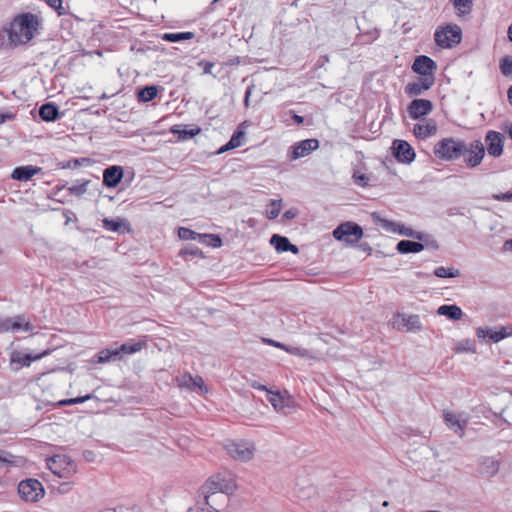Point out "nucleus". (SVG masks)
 <instances>
[{"mask_svg": "<svg viewBox=\"0 0 512 512\" xmlns=\"http://www.w3.org/2000/svg\"><path fill=\"white\" fill-rule=\"evenodd\" d=\"M236 488V482L232 477L216 474L207 479L205 484L201 487V494L204 497L205 505L213 507V496L217 494H232Z\"/></svg>", "mask_w": 512, "mask_h": 512, "instance_id": "nucleus-2", "label": "nucleus"}, {"mask_svg": "<svg viewBox=\"0 0 512 512\" xmlns=\"http://www.w3.org/2000/svg\"><path fill=\"white\" fill-rule=\"evenodd\" d=\"M182 256L191 255L194 257L202 256V251L196 246H190L182 249L179 253Z\"/></svg>", "mask_w": 512, "mask_h": 512, "instance_id": "nucleus-51", "label": "nucleus"}, {"mask_svg": "<svg viewBox=\"0 0 512 512\" xmlns=\"http://www.w3.org/2000/svg\"><path fill=\"white\" fill-rule=\"evenodd\" d=\"M33 329L32 324L25 320L23 315H16L11 317L10 331L18 332L20 330L31 331Z\"/></svg>", "mask_w": 512, "mask_h": 512, "instance_id": "nucleus-32", "label": "nucleus"}, {"mask_svg": "<svg viewBox=\"0 0 512 512\" xmlns=\"http://www.w3.org/2000/svg\"><path fill=\"white\" fill-rule=\"evenodd\" d=\"M289 113L292 115V119L295 121V123L302 124L304 122V118L296 114L294 111L291 110Z\"/></svg>", "mask_w": 512, "mask_h": 512, "instance_id": "nucleus-64", "label": "nucleus"}, {"mask_svg": "<svg viewBox=\"0 0 512 512\" xmlns=\"http://www.w3.org/2000/svg\"><path fill=\"white\" fill-rule=\"evenodd\" d=\"M477 337L479 339H485L490 336V328H482L479 327L476 331Z\"/></svg>", "mask_w": 512, "mask_h": 512, "instance_id": "nucleus-57", "label": "nucleus"}, {"mask_svg": "<svg viewBox=\"0 0 512 512\" xmlns=\"http://www.w3.org/2000/svg\"><path fill=\"white\" fill-rule=\"evenodd\" d=\"M244 136H245V133L240 128H238L236 131H234V133L232 134L230 140L225 145H223L218 150L217 153L218 154H222V153H224L226 151H229V150L235 149L237 147H240L242 145Z\"/></svg>", "mask_w": 512, "mask_h": 512, "instance_id": "nucleus-30", "label": "nucleus"}, {"mask_svg": "<svg viewBox=\"0 0 512 512\" xmlns=\"http://www.w3.org/2000/svg\"><path fill=\"white\" fill-rule=\"evenodd\" d=\"M434 275L439 278H454L460 276V271L452 267L439 266L435 268Z\"/></svg>", "mask_w": 512, "mask_h": 512, "instance_id": "nucleus-35", "label": "nucleus"}, {"mask_svg": "<svg viewBox=\"0 0 512 512\" xmlns=\"http://www.w3.org/2000/svg\"><path fill=\"white\" fill-rule=\"evenodd\" d=\"M91 398H92V395H90V394H87L85 396H79V397L73 398L74 405L75 404L84 403V402L88 401Z\"/></svg>", "mask_w": 512, "mask_h": 512, "instance_id": "nucleus-61", "label": "nucleus"}, {"mask_svg": "<svg viewBox=\"0 0 512 512\" xmlns=\"http://www.w3.org/2000/svg\"><path fill=\"white\" fill-rule=\"evenodd\" d=\"M18 493L25 501L37 502L44 496V488L37 479L22 480L18 485Z\"/></svg>", "mask_w": 512, "mask_h": 512, "instance_id": "nucleus-6", "label": "nucleus"}, {"mask_svg": "<svg viewBox=\"0 0 512 512\" xmlns=\"http://www.w3.org/2000/svg\"><path fill=\"white\" fill-rule=\"evenodd\" d=\"M254 89V85H250L247 87L246 89V92H245V97H244V105L246 107L249 106V99H250V96H251V93H252V90Z\"/></svg>", "mask_w": 512, "mask_h": 512, "instance_id": "nucleus-60", "label": "nucleus"}, {"mask_svg": "<svg viewBox=\"0 0 512 512\" xmlns=\"http://www.w3.org/2000/svg\"><path fill=\"white\" fill-rule=\"evenodd\" d=\"M464 162L467 167L474 168L481 164L485 156V146L480 140H473L465 143Z\"/></svg>", "mask_w": 512, "mask_h": 512, "instance_id": "nucleus-7", "label": "nucleus"}, {"mask_svg": "<svg viewBox=\"0 0 512 512\" xmlns=\"http://www.w3.org/2000/svg\"><path fill=\"white\" fill-rule=\"evenodd\" d=\"M457 352H475V342L473 340L465 339L458 342L456 347Z\"/></svg>", "mask_w": 512, "mask_h": 512, "instance_id": "nucleus-43", "label": "nucleus"}, {"mask_svg": "<svg viewBox=\"0 0 512 512\" xmlns=\"http://www.w3.org/2000/svg\"><path fill=\"white\" fill-rule=\"evenodd\" d=\"M225 448L233 459L239 461H248L254 454V448L247 442H231Z\"/></svg>", "mask_w": 512, "mask_h": 512, "instance_id": "nucleus-10", "label": "nucleus"}, {"mask_svg": "<svg viewBox=\"0 0 512 512\" xmlns=\"http://www.w3.org/2000/svg\"><path fill=\"white\" fill-rule=\"evenodd\" d=\"M195 389H199L202 392H204V391L206 392L207 391V388L204 385L203 378L201 376H199V375L193 376V382H192V389L191 390H195Z\"/></svg>", "mask_w": 512, "mask_h": 512, "instance_id": "nucleus-52", "label": "nucleus"}, {"mask_svg": "<svg viewBox=\"0 0 512 512\" xmlns=\"http://www.w3.org/2000/svg\"><path fill=\"white\" fill-rule=\"evenodd\" d=\"M333 237L346 245L353 246L363 237V229L355 222L347 221L341 223L333 230Z\"/></svg>", "mask_w": 512, "mask_h": 512, "instance_id": "nucleus-5", "label": "nucleus"}, {"mask_svg": "<svg viewBox=\"0 0 512 512\" xmlns=\"http://www.w3.org/2000/svg\"><path fill=\"white\" fill-rule=\"evenodd\" d=\"M71 405H74L73 398L63 399V400L53 403V407H55V408L63 407V406H71Z\"/></svg>", "mask_w": 512, "mask_h": 512, "instance_id": "nucleus-58", "label": "nucleus"}, {"mask_svg": "<svg viewBox=\"0 0 512 512\" xmlns=\"http://www.w3.org/2000/svg\"><path fill=\"white\" fill-rule=\"evenodd\" d=\"M459 15H466L472 10V0H451Z\"/></svg>", "mask_w": 512, "mask_h": 512, "instance_id": "nucleus-37", "label": "nucleus"}, {"mask_svg": "<svg viewBox=\"0 0 512 512\" xmlns=\"http://www.w3.org/2000/svg\"><path fill=\"white\" fill-rule=\"evenodd\" d=\"M412 70L416 74H419L425 78H427L428 76L435 77L437 64L432 58L426 55H420L415 58L412 64Z\"/></svg>", "mask_w": 512, "mask_h": 512, "instance_id": "nucleus-11", "label": "nucleus"}, {"mask_svg": "<svg viewBox=\"0 0 512 512\" xmlns=\"http://www.w3.org/2000/svg\"><path fill=\"white\" fill-rule=\"evenodd\" d=\"M45 3L56 10L58 12V15H64L66 13L65 9L62 6L63 1L62 0H45Z\"/></svg>", "mask_w": 512, "mask_h": 512, "instance_id": "nucleus-48", "label": "nucleus"}, {"mask_svg": "<svg viewBox=\"0 0 512 512\" xmlns=\"http://www.w3.org/2000/svg\"><path fill=\"white\" fill-rule=\"evenodd\" d=\"M41 171V167L33 165L19 166L12 171L11 178L17 181H28Z\"/></svg>", "mask_w": 512, "mask_h": 512, "instance_id": "nucleus-21", "label": "nucleus"}, {"mask_svg": "<svg viewBox=\"0 0 512 512\" xmlns=\"http://www.w3.org/2000/svg\"><path fill=\"white\" fill-rule=\"evenodd\" d=\"M13 115L10 113H0V125L5 123L8 120L13 119Z\"/></svg>", "mask_w": 512, "mask_h": 512, "instance_id": "nucleus-63", "label": "nucleus"}, {"mask_svg": "<svg viewBox=\"0 0 512 512\" xmlns=\"http://www.w3.org/2000/svg\"><path fill=\"white\" fill-rule=\"evenodd\" d=\"M178 235L183 240H196L202 239V235L192 231L189 228L181 227L179 228Z\"/></svg>", "mask_w": 512, "mask_h": 512, "instance_id": "nucleus-42", "label": "nucleus"}, {"mask_svg": "<svg viewBox=\"0 0 512 512\" xmlns=\"http://www.w3.org/2000/svg\"><path fill=\"white\" fill-rule=\"evenodd\" d=\"M382 227L385 228L388 231L399 233L400 235L411 237L418 239L420 241L424 240L426 235L420 232H415L412 228L406 227L405 225L394 223L388 220L382 221Z\"/></svg>", "mask_w": 512, "mask_h": 512, "instance_id": "nucleus-17", "label": "nucleus"}, {"mask_svg": "<svg viewBox=\"0 0 512 512\" xmlns=\"http://www.w3.org/2000/svg\"><path fill=\"white\" fill-rule=\"evenodd\" d=\"M444 419L445 423L450 429H452L455 433H460V436L463 435V430L468 424L467 418L463 417L461 414L445 412Z\"/></svg>", "mask_w": 512, "mask_h": 512, "instance_id": "nucleus-19", "label": "nucleus"}, {"mask_svg": "<svg viewBox=\"0 0 512 512\" xmlns=\"http://www.w3.org/2000/svg\"><path fill=\"white\" fill-rule=\"evenodd\" d=\"M198 65L203 68L204 74H212V68L215 64L209 61H200Z\"/></svg>", "mask_w": 512, "mask_h": 512, "instance_id": "nucleus-55", "label": "nucleus"}, {"mask_svg": "<svg viewBox=\"0 0 512 512\" xmlns=\"http://www.w3.org/2000/svg\"><path fill=\"white\" fill-rule=\"evenodd\" d=\"M267 400L278 413H286L285 409L291 407V400L280 392L268 391Z\"/></svg>", "mask_w": 512, "mask_h": 512, "instance_id": "nucleus-22", "label": "nucleus"}, {"mask_svg": "<svg viewBox=\"0 0 512 512\" xmlns=\"http://www.w3.org/2000/svg\"><path fill=\"white\" fill-rule=\"evenodd\" d=\"M392 153L398 162L410 164L415 159V151L405 140H394L392 144Z\"/></svg>", "mask_w": 512, "mask_h": 512, "instance_id": "nucleus-9", "label": "nucleus"}, {"mask_svg": "<svg viewBox=\"0 0 512 512\" xmlns=\"http://www.w3.org/2000/svg\"><path fill=\"white\" fill-rule=\"evenodd\" d=\"M171 132L173 134H178L179 139L187 140L189 138L194 137L196 134H198L199 128H197L196 130H194V129L186 130V129H178L177 126H175L171 129Z\"/></svg>", "mask_w": 512, "mask_h": 512, "instance_id": "nucleus-39", "label": "nucleus"}, {"mask_svg": "<svg viewBox=\"0 0 512 512\" xmlns=\"http://www.w3.org/2000/svg\"><path fill=\"white\" fill-rule=\"evenodd\" d=\"M485 143L489 156L500 157L503 153L504 137L500 132L490 130L486 133Z\"/></svg>", "mask_w": 512, "mask_h": 512, "instance_id": "nucleus-12", "label": "nucleus"}, {"mask_svg": "<svg viewBox=\"0 0 512 512\" xmlns=\"http://www.w3.org/2000/svg\"><path fill=\"white\" fill-rule=\"evenodd\" d=\"M11 317H0V333L10 331Z\"/></svg>", "mask_w": 512, "mask_h": 512, "instance_id": "nucleus-53", "label": "nucleus"}, {"mask_svg": "<svg viewBox=\"0 0 512 512\" xmlns=\"http://www.w3.org/2000/svg\"><path fill=\"white\" fill-rule=\"evenodd\" d=\"M396 249L401 254L419 253L424 249V245L416 241L401 240L397 243Z\"/></svg>", "mask_w": 512, "mask_h": 512, "instance_id": "nucleus-28", "label": "nucleus"}, {"mask_svg": "<svg viewBox=\"0 0 512 512\" xmlns=\"http://www.w3.org/2000/svg\"><path fill=\"white\" fill-rule=\"evenodd\" d=\"M437 132V124L430 119L425 124H415L413 128L414 135L419 139H426Z\"/></svg>", "mask_w": 512, "mask_h": 512, "instance_id": "nucleus-25", "label": "nucleus"}, {"mask_svg": "<svg viewBox=\"0 0 512 512\" xmlns=\"http://www.w3.org/2000/svg\"><path fill=\"white\" fill-rule=\"evenodd\" d=\"M40 26L37 15L32 13H23L17 16L11 23L8 30V37L14 45L26 44L31 41L35 32Z\"/></svg>", "mask_w": 512, "mask_h": 512, "instance_id": "nucleus-1", "label": "nucleus"}, {"mask_svg": "<svg viewBox=\"0 0 512 512\" xmlns=\"http://www.w3.org/2000/svg\"><path fill=\"white\" fill-rule=\"evenodd\" d=\"M435 83V77H420L416 81L408 83L405 86V93L410 96H419L424 91L429 90Z\"/></svg>", "mask_w": 512, "mask_h": 512, "instance_id": "nucleus-15", "label": "nucleus"}, {"mask_svg": "<svg viewBox=\"0 0 512 512\" xmlns=\"http://www.w3.org/2000/svg\"><path fill=\"white\" fill-rule=\"evenodd\" d=\"M433 110V104L427 99H414L407 107V112L412 119H421L430 114Z\"/></svg>", "mask_w": 512, "mask_h": 512, "instance_id": "nucleus-13", "label": "nucleus"}, {"mask_svg": "<svg viewBox=\"0 0 512 512\" xmlns=\"http://www.w3.org/2000/svg\"><path fill=\"white\" fill-rule=\"evenodd\" d=\"M319 141L317 139H305L295 143L290 147L287 157L290 161L310 155L313 151L318 149Z\"/></svg>", "mask_w": 512, "mask_h": 512, "instance_id": "nucleus-8", "label": "nucleus"}, {"mask_svg": "<svg viewBox=\"0 0 512 512\" xmlns=\"http://www.w3.org/2000/svg\"><path fill=\"white\" fill-rule=\"evenodd\" d=\"M479 473L486 478L494 477L499 469L501 462L496 457L483 456L479 459Z\"/></svg>", "mask_w": 512, "mask_h": 512, "instance_id": "nucleus-16", "label": "nucleus"}, {"mask_svg": "<svg viewBox=\"0 0 512 512\" xmlns=\"http://www.w3.org/2000/svg\"><path fill=\"white\" fill-rule=\"evenodd\" d=\"M287 353L295 356H306L308 354V351L301 347H295V346H287L283 349Z\"/></svg>", "mask_w": 512, "mask_h": 512, "instance_id": "nucleus-50", "label": "nucleus"}, {"mask_svg": "<svg viewBox=\"0 0 512 512\" xmlns=\"http://www.w3.org/2000/svg\"><path fill=\"white\" fill-rule=\"evenodd\" d=\"M510 335H512V330L508 331L507 327H501L498 330L490 329L489 339L492 342L497 343Z\"/></svg>", "mask_w": 512, "mask_h": 512, "instance_id": "nucleus-38", "label": "nucleus"}, {"mask_svg": "<svg viewBox=\"0 0 512 512\" xmlns=\"http://www.w3.org/2000/svg\"><path fill=\"white\" fill-rule=\"evenodd\" d=\"M158 90L156 86H145L138 92V99L141 102L152 101L157 96Z\"/></svg>", "mask_w": 512, "mask_h": 512, "instance_id": "nucleus-34", "label": "nucleus"}, {"mask_svg": "<svg viewBox=\"0 0 512 512\" xmlns=\"http://www.w3.org/2000/svg\"><path fill=\"white\" fill-rule=\"evenodd\" d=\"M200 241L214 248L220 247L222 245L221 238L214 234H204L202 235V239H200Z\"/></svg>", "mask_w": 512, "mask_h": 512, "instance_id": "nucleus-41", "label": "nucleus"}, {"mask_svg": "<svg viewBox=\"0 0 512 512\" xmlns=\"http://www.w3.org/2000/svg\"><path fill=\"white\" fill-rule=\"evenodd\" d=\"M502 420L512 427V402L501 411Z\"/></svg>", "mask_w": 512, "mask_h": 512, "instance_id": "nucleus-49", "label": "nucleus"}, {"mask_svg": "<svg viewBox=\"0 0 512 512\" xmlns=\"http://www.w3.org/2000/svg\"><path fill=\"white\" fill-rule=\"evenodd\" d=\"M195 37L193 32H177V33H164L161 38L167 42H180L184 40H190Z\"/></svg>", "mask_w": 512, "mask_h": 512, "instance_id": "nucleus-33", "label": "nucleus"}, {"mask_svg": "<svg viewBox=\"0 0 512 512\" xmlns=\"http://www.w3.org/2000/svg\"><path fill=\"white\" fill-rule=\"evenodd\" d=\"M250 386H251L252 388H254V389H257V390L266 391L267 393H268V391H269V390L267 389V387H266V386H264V385L260 384V383H259V382H257V381H253V382H251Z\"/></svg>", "mask_w": 512, "mask_h": 512, "instance_id": "nucleus-62", "label": "nucleus"}, {"mask_svg": "<svg viewBox=\"0 0 512 512\" xmlns=\"http://www.w3.org/2000/svg\"><path fill=\"white\" fill-rule=\"evenodd\" d=\"M145 345H146L145 342L138 341V342H126L117 347L120 352V357H121V359H123L124 355H132L137 352H140L145 347Z\"/></svg>", "mask_w": 512, "mask_h": 512, "instance_id": "nucleus-31", "label": "nucleus"}, {"mask_svg": "<svg viewBox=\"0 0 512 512\" xmlns=\"http://www.w3.org/2000/svg\"><path fill=\"white\" fill-rule=\"evenodd\" d=\"M500 70L504 76H509L512 74V57L505 56L501 59Z\"/></svg>", "mask_w": 512, "mask_h": 512, "instance_id": "nucleus-46", "label": "nucleus"}, {"mask_svg": "<svg viewBox=\"0 0 512 512\" xmlns=\"http://www.w3.org/2000/svg\"><path fill=\"white\" fill-rule=\"evenodd\" d=\"M271 209L267 212L268 219L272 220L278 217L281 211V200L272 199L270 201Z\"/></svg>", "mask_w": 512, "mask_h": 512, "instance_id": "nucleus-44", "label": "nucleus"}, {"mask_svg": "<svg viewBox=\"0 0 512 512\" xmlns=\"http://www.w3.org/2000/svg\"><path fill=\"white\" fill-rule=\"evenodd\" d=\"M102 226L108 230L117 233H129L131 231L130 224L125 218H104L102 220Z\"/></svg>", "mask_w": 512, "mask_h": 512, "instance_id": "nucleus-20", "label": "nucleus"}, {"mask_svg": "<svg viewBox=\"0 0 512 512\" xmlns=\"http://www.w3.org/2000/svg\"><path fill=\"white\" fill-rule=\"evenodd\" d=\"M492 198L497 201H512V192L493 194Z\"/></svg>", "mask_w": 512, "mask_h": 512, "instance_id": "nucleus-54", "label": "nucleus"}, {"mask_svg": "<svg viewBox=\"0 0 512 512\" xmlns=\"http://www.w3.org/2000/svg\"><path fill=\"white\" fill-rule=\"evenodd\" d=\"M122 360L120 357V352L118 350V347H108L105 349H102L97 355H96V363H108V362H116Z\"/></svg>", "mask_w": 512, "mask_h": 512, "instance_id": "nucleus-27", "label": "nucleus"}, {"mask_svg": "<svg viewBox=\"0 0 512 512\" xmlns=\"http://www.w3.org/2000/svg\"><path fill=\"white\" fill-rule=\"evenodd\" d=\"M89 183L90 180H81L78 181V184L67 187V190L71 195L81 197L83 194L87 192Z\"/></svg>", "mask_w": 512, "mask_h": 512, "instance_id": "nucleus-36", "label": "nucleus"}, {"mask_svg": "<svg viewBox=\"0 0 512 512\" xmlns=\"http://www.w3.org/2000/svg\"><path fill=\"white\" fill-rule=\"evenodd\" d=\"M47 354L48 351H44L36 355H32L30 353H22L19 351H13L10 355V366L13 370L17 371L24 366H30V364L33 361H36Z\"/></svg>", "mask_w": 512, "mask_h": 512, "instance_id": "nucleus-14", "label": "nucleus"}, {"mask_svg": "<svg viewBox=\"0 0 512 512\" xmlns=\"http://www.w3.org/2000/svg\"><path fill=\"white\" fill-rule=\"evenodd\" d=\"M263 342L264 343H267L269 345H272L274 347H277V348H280V349H284L286 348V345L281 343V342H278V341H275V340H272V339H268V338H263Z\"/></svg>", "mask_w": 512, "mask_h": 512, "instance_id": "nucleus-59", "label": "nucleus"}, {"mask_svg": "<svg viewBox=\"0 0 512 512\" xmlns=\"http://www.w3.org/2000/svg\"><path fill=\"white\" fill-rule=\"evenodd\" d=\"M352 178L355 184L360 187H367L369 185L370 177L367 174L362 173L360 170H355Z\"/></svg>", "mask_w": 512, "mask_h": 512, "instance_id": "nucleus-40", "label": "nucleus"}, {"mask_svg": "<svg viewBox=\"0 0 512 512\" xmlns=\"http://www.w3.org/2000/svg\"><path fill=\"white\" fill-rule=\"evenodd\" d=\"M434 40L441 48H452L461 42L462 30L457 24H447L436 29Z\"/></svg>", "mask_w": 512, "mask_h": 512, "instance_id": "nucleus-4", "label": "nucleus"}, {"mask_svg": "<svg viewBox=\"0 0 512 512\" xmlns=\"http://www.w3.org/2000/svg\"><path fill=\"white\" fill-rule=\"evenodd\" d=\"M39 116L46 122H53L60 118V112L56 104L48 102L40 107Z\"/></svg>", "mask_w": 512, "mask_h": 512, "instance_id": "nucleus-26", "label": "nucleus"}, {"mask_svg": "<svg viewBox=\"0 0 512 512\" xmlns=\"http://www.w3.org/2000/svg\"><path fill=\"white\" fill-rule=\"evenodd\" d=\"M178 386L181 388L192 389L193 376L190 373H184L176 378Z\"/></svg>", "mask_w": 512, "mask_h": 512, "instance_id": "nucleus-45", "label": "nucleus"}, {"mask_svg": "<svg viewBox=\"0 0 512 512\" xmlns=\"http://www.w3.org/2000/svg\"><path fill=\"white\" fill-rule=\"evenodd\" d=\"M13 455L5 450H0V468H4L14 463Z\"/></svg>", "mask_w": 512, "mask_h": 512, "instance_id": "nucleus-47", "label": "nucleus"}, {"mask_svg": "<svg viewBox=\"0 0 512 512\" xmlns=\"http://www.w3.org/2000/svg\"><path fill=\"white\" fill-rule=\"evenodd\" d=\"M124 176V170L121 166L113 165L103 171V185L108 188L116 187Z\"/></svg>", "mask_w": 512, "mask_h": 512, "instance_id": "nucleus-18", "label": "nucleus"}, {"mask_svg": "<svg viewBox=\"0 0 512 512\" xmlns=\"http://www.w3.org/2000/svg\"><path fill=\"white\" fill-rule=\"evenodd\" d=\"M270 244L274 246L277 252H288L291 251L293 253L298 252L297 246L292 244L287 237L281 236L279 234H273L270 238Z\"/></svg>", "mask_w": 512, "mask_h": 512, "instance_id": "nucleus-23", "label": "nucleus"}, {"mask_svg": "<svg viewBox=\"0 0 512 512\" xmlns=\"http://www.w3.org/2000/svg\"><path fill=\"white\" fill-rule=\"evenodd\" d=\"M226 500H227V495L217 494V495L213 496L212 503L214 504V507L217 508L221 504H224Z\"/></svg>", "mask_w": 512, "mask_h": 512, "instance_id": "nucleus-56", "label": "nucleus"}, {"mask_svg": "<svg viewBox=\"0 0 512 512\" xmlns=\"http://www.w3.org/2000/svg\"><path fill=\"white\" fill-rule=\"evenodd\" d=\"M398 329H406V331H420L422 330V324L418 315H402L396 322Z\"/></svg>", "mask_w": 512, "mask_h": 512, "instance_id": "nucleus-24", "label": "nucleus"}, {"mask_svg": "<svg viewBox=\"0 0 512 512\" xmlns=\"http://www.w3.org/2000/svg\"><path fill=\"white\" fill-rule=\"evenodd\" d=\"M465 142L453 137L443 138L434 146V154L439 159L452 161L464 155Z\"/></svg>", "mask_w": 512, "mask_h": 512, "instance_id": "nucleus-3", "label": "nucleus"}, {"mask_svg": "<svg viewBox=\"0 0 512 512\" xmlns=\"http://www.w3.org/2000/svg\"><path fill=\"white\" fill-rule=\"evenodd\" d=\"M437 313L440 316H445L451 320H460L463 316L461 308L455 304L452 305H441L437 309Z\"/></svg>", "mask_w": 512, "mask_h": 512, "instance_id": "nucleus-29", "label": "nucleus"}]
</instances>
